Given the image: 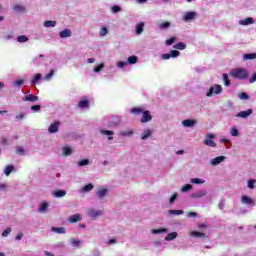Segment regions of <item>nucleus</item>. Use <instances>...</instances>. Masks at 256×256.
Instances as JSON below:
<instances>
[{"mask_svg":"<svg viewBox=\"0 0 256 256\" xmlns=\"http://www.w3.org/2000/svg\"><path fill=\"white\" fill-rule=\"evenodd\" d=\"M256 180H248V188L255 189Z\"/></svg>","mask_w":256,"mask_h":256,"instance_id":"obj_51","label":"nucleus"},{"mask_svg":"<svg viewBox=\"0 0 256 256\" xmlns=\"http://www.w3.org/2000/svg\"><path fill=\"white\" fill-rule=\"evenodd\" d=\"M9 233H11V228H6V229L2 232V237H8Z\"/></svg>","mask_w":256,"mask_h":256,"instance_id":"obj_56","label":"nucleus"},{"mask_svg":"<svg viewBox=\"0 0 256 256\" xmlns=\"http://www.w3.org/2000/svg\"><path fill=\"white\" fill-rule=\"evenodd\" d=\"M31 110H32V111H41V105H34V106H31Z\"/></svg>","mask_w":256,"mask_h":256,"instance_id":"obj_61","label":"nucleus"},{"mask_svg":"<svg viewBox=\"0 0 256 256\" xmlns=\"http://www.w3.org/2000/svg\"><path fill=\"white\" fill-rule=\"evenodd\" d=\"M169 27H171L170 22H163V23L160 24L161 29H169Z\"/></svg>","mask_w":256,"mask_h":256,"instance_id":"obj_50","label":"nucleus"},{"mask_svg":"<svg viewBox=\"0 0 256 256\" xmlns=\"http://www.w3.org/2000/svg\"><path fill=\"white\" fill-rule=\"evenodd\" d=\"M52 231L54 233H58V235H63L67 233V230L65 229V227H52Z\"/></svg>","mask_w":256,"mask_h":256,"instance_id":"obj_20","label":"nucleus"},{"mask_svg":"<svg viewBox=\"0 0 256 256\" xmlns=\"http://www.w3.org/2000/svg\"><path fill=\"white\" fill-rule=\"evenodd\" d=\"M203 143L204 145H208V147H217V143H215V141L212 139H205Z\"/></svg>","mask_w":256,"mask_h":256,"instance_id":"obj_26","label":"nucleus"},{"mask_svg":"<svg viewBox=\"0 0 256 256\" xmlns=\"http://www.w3.org/2000/svg\"><path fill=\"white\" fill-rule=\"evenodd\" d=\"M120 135H122V137H127V136H129V135H133V131L120 132Z\"/></svg>","mask_w":256,"mask_h":256,"instance_id":"obj_62","label":"nucleus"},{"mask_svg":"<svg viewBox=\"0 0 256 256\" xmlns=\"http://www.w3.org/2000/svg\"><path fill=\"white\" fill-rule=\"evenodd\" d=\"M223 161H225V156H218L211 160V165L217 166L219 163H223Z\"/></svg>","mask_w":256,"mask_h":256,"instance_id":"obj_15","label":"nucleus"},{"mask_svg":"<svg viewBox=\"0 0 256 256\" xmlns=\"http://www.w3.org/2000/svg\"><path fill=\"white\" fill-rule=\"evenodd\" d=\"M175 41H176V38H175V37H172V38L166 40V41H165L166 47H169V46L173 45V43H175Z\"/></svg>","mask_w":256,"mask_h":256,"instance_id":"obj_40","label":"nucleus"},{"mask_svg":"<svg viewBox=\"0 0 256 256\" xmlns=\"http://www.w3.org/2000/svg\"><path fill=\"white\" fill-rule=\"evenodd\" d=\"M59 35H60L61 39H67V37H71V35H73V32H71L70 29L66 28V29L60 31Z\"/></svg>","mask_w":256,"mask_h":256,"instance_id":"obj_10","label":"nucleus"},{"mask_svg":"<svg viewBox=\"0 0 256 256\" xmlns=\"http://www.w3.org/2000/svg\"><path fill=\"white\" fill-rule=\"evenodd\" d=\"M93 187V184L89 183L82 188V191H85L87 193L89 191H92Z\"/></svg>","mask_w":256,"mask_h":256,"instance_id":"obj_39","label":"nucleus"},{"mask_svg":"<svg viewBox=\"0 0 256 256\" xmlns=\"http://www.w3.org/2000/svg\"><path fill=\"white\" fill-rule=\"evenodd\" d=\"M23 83H25V80L19 79L14 82V85H15V87H21V85H23Z\"/></svg>","mask_w":256,"mask_h":256,"instance_id":"obj_52","label":"nucleus"},{"mask_svg":"<svg viewBox=\"0 0 256 256\" xmlns=\"http://www.w3.org/2000/svg\"><path fill=\"white\" fill-rule=\"evenodd\" d=\"M143 27H145V23L140 22L137 26H136V34L137 35H141V33H143Z\"/></svg>","mask_w":256,"mask_h":256,"instance_id":"obj_25","label":"nucleus"},{"mask_svg":"<svg viewBox=\"0 0 256 256\" xmlns=\"http://www.w3.org/2000/svg\"><path fill=\"white\" fill-rule=\"evenodd\" d=\"M101 215V212L95 210H89V217H97Z\"/></svg>","mask_w":256,"mask_h":256,"instance_id":"obj_44","label":"nucleus"},{"mask_svg":"<svg viewBox=\"0 0 256 256\" xmlns=\"http://www.w3.org/2000/svg\"><path fill=\"white\" fill-rule=\"evenodd\" d=\"M145 110H143V108L141 107H133L131 110H130V113H132V115H143V112Z\"/></svg>","mask_w":256,"mask_h":256,"instance_id":"obj_17","label":"nucleus"},{"mask_svg":"<svg viewBox=\"0 0 256 256\" xmlns=\"http://www.w3.org/2000/svg\"><path fill=\"white\" fill-rule=\"evenodd\" d=\"M72 245H75V247H79L81 245V241L73 238L72 239Z\"/></svg>","mask_w":256,"mask_h":256,"instance_id":"obj_59","label":"nucleus"},{"mask_svg":"<svg viewBox=\"0 0 256 256\" xmlns=\"http://www.w3.org/2000/svg\"><path fill=\"white\" fill-rule=\"evenodd\" d=\"M173 239H177V232L169 233L165 238L166 241H173Z\"/></svg>","mask_w":256,"mask_h":256,"instance_id":"obj_28","label":"nucleus"},{"mask_svg":"<svg viewBox=\"0 0 256 256\" xmlns=\"http://www.w3.org/2000/svg\"><path fill=\"white\" fill-rule=\"evenodd\" d=\"M192 237H197V238H202V239H207V234L199 231H192L191 232Z\"/></svg>","mask_w":256,"mask_h":256,"instance_id":"obj_19","label":"nucleus"},{"mask_svg":"<svg viewBox=\"0 0 256 256\" xmlns=\"http://www.w3.org/2000/svg\"><path fill=\"white\" fill-rule=\"evenodd\" d=\"M177 197H179V195H178L177 193H174V194L171 196V198H170V200H169V203H170L171 205H173V203H175V201L177 200Z\"/></svg>","mask_w":256,"mask_h":256,"instance_id":"obj_48","label":"nucleus"},{"mask_svg":"<svg viewBox=\"0 0 256 256\" xmlns=\"http://www.w3.org/2000/svg\"><path fill=\"white\" fill-rule=\"evenodd\" d=\"M139 58L137 56H130L128 57V63L130 65H135V63H138Z\"/></svg>","mask_w":256,"mask_h":256,"instance_id":"obj_29","label":"nucleus"},{"mask_svg":"<svg viewBox=\"0 0 256 256\" xmlns=\"http://www.w3.org/2000/svg\"><path fill=\"white\" fill-rule=\"evenodd\" d=\"M63 153L64 155L69 156L71 155V153H73V150L71 149V147H64Z\"/></svg>","mask_w":256,"mask_h":256,"instance_id":"obj_43","label":"nucleus"},{"mask_svg":"<svg viewBox=\"0 0 256 256\" xmlns=\"http://www.w3.org/2000/svg\"><path fill=\"white\" fill-rule=\"evenodd\" d=\"M101 37H105L107 35V27H102L100 30Z\"/></svg>","mask_w":256,"mask_h":256,"instance_id":"obj_58","label":"nucleus"},{"mask_svg":"<svg viewBox=\"0 0 256 256\" xmlns=\"http://www.w3.org/2000/svg\"><path fill=\"white\" fill-rule=\"evenodd\" d=\"M121 123V119L119 117H112V119L108 122L109 127H119Z\"/></svg>","mask_w":256,"mask_h":256,"instance_id":"obj_8","label":"nucleus"},{"mask_svg":"<svg viewBox=\"0 0 256 256\" xmlns=\"http://www.w3.org/2000/svg\"><path fill=\"white\" fill-rule=\"evenodd\" d=\"M253 113L252 109H248L246 111H241L237 114V117H241L242 119H247V117H249V115H251Z\"/></svg>","mask_w":256,"mask_h":256,"instance_id":"obj_14","label":"nucleus"},{"mask_svg":"<svg viewBox=\"0 0 256 256\" xmlns=\"http://www.w3.org/2000/svg\"><path fill=\"white\" fill-rule=\"evenodd\" d=\"M213 93H214L215 95H221V93H223V87H221V85H219V84H215L214 87L211 86V87L208 89L206 95H207V97H213Z\"/></svg>","mask_w":256,"mask_h":256,"instance_id":"obj_2","label":"nucleus"},{"mask_svg":"<svg viewBox=\"0 0 256 256\" xmlns=\"http://www.w3.org/2000/svg\"><path fill=\"white\" fill-rule=\"evenodd\" d=\"M100 133H101L102 135H109V136L115 135V132H113V131H111V130H100Z\"/></svg>","mask_w":256,"mask_h":256,"instance_id":"obj_47","label":"nucleus"},{"mask_svg":"<svg viewBox=\"0 0 256 256\" xmlns=\"http://www.w3.org/2000/svg\"><path fill=\"white\" fill-rule=\"evenodd\" d=\"M13 11H15L16 13H21L25 11V6L15 5L13 6Z\"/></svg>","mask_w":256,"mask_h":256,"instance_id":"obj_30","label":"nucleus"},{"mask_svg":"<svg viewBox=\"0 0 256 256\" xmlns=\"http://www.w3.org/2000/svg\"><path fill=\"white\" fill-rule=\"evenodd\" d=\"M223 81L226 87H229V85H231V80H229L228 74H223Z\"/></svg>","mask_w":256,"mask_h":256,"instance_id":"obj_34","label":"nucleus"},{"mask_svg":"<svg viewBox=\"0 0 256 256\" xmlns=\"http://www.w3.org/2000/svg\"><path fill=\"white\" fill-rule=\"evenodd\" d=\"M230 133L232 137H239V130H237V128H232Z\"/></svg>","mask_w":256,"mask_h":256,"instance_id":"obj_49","label":"nucleus"},{"mask_svg":"<svg viewBox=\"0 0 256 256\" xmlns=\"http://www.w3.org/2000/svg\"><path fill=\"white\" fill-rule=\"evenodd\" d=\"M183 210H169L168 214L169 215H183Z\"/></svg>","mask_w":256,"mask_h":256,"instance_id":"obj_38","label":"nucleus"},{"mask_svg":"<svg viewBox=\"0 0 256 256\" xmlns=\"http://www.w3.org/2000/svg\"><path fill=\"white\" fill-rule=\"evenodd\" d=\"M151 119H153L151 112H149L148 110H145L142 113V118L140 119V123H148V121H151Z\"/></svg>","mask_w":256,"mask_h":256,"instance_id":"obj_4","label":"nucleus"},{"mask_svg":"<svg viewBox=\"0 0 256 256\" xmlns=\"http://www.w3.org/2000/svg\"><path fill=\"white\" fill-rule=\"evenodd\" d=\"M239 98L243 99V100H247V99H249V95L245 92H242L239 94Z\"/></svg>","mask_w":256,"mask_h":256,"instance_id":"obj_55","label":"nucleus"},{"mask_svg":"<svg viewBox=\"0 0 256 256\" xmlns=\"http://www.w3.org/2000/svg\"><path fill=\"white\" fill-rule=\"evenodd\" d=\"M190 182L193 183L194 185H203V183H205V180L200 178H192Z\"/></svg>","mask_w":256,"mask_h":256,"instance_id":"obj_27","label":"nucleus"},{"mask_svg":"<svg viewBox=\"0 0 256 256\" xmlns=\"http://www.w3.org/2000/svg\"><path fill=\"white\" fill-rule=\"evenodd\" d=\"M18 43H27L29 41V38L26 35L18 36L17 38Z\"/></svg>","mask_w":256,"mask_h":256,"instance_id":"obj_33","label":"nucleus"},{"mask_svg":"<svg viewBox=\"0 0 256 256\" xmlns=\"http://www.w3.org/2000/svg\"><path fill=\"white\" fill-rule=\"evenodd\" d=\"M23 101H29L30 103H35V101H39V96L34 94H29L23 98Z\"/></svg>","mask_w":256,"mask_h":256,"instance_id":"obj_11","label":"nucleus"},{"mask_svg":"<svg viewBox=\"0 0 256 256\" xmlns=\"http://www.w3.org/2000/svg\"><path fill=\"white\" fill-rule=\"evenodd\" d=\"M196 124H197V120H191V119L183 120L182 122V125H184V127H195Z\"/></svg>","mask_w":256,"mask_h":256,"instance_id":"obj_16","label":"nucleus"},{"mask_svg":"<svg viewBox=\"0 0 256 256\" xmlns=\"http://www.w3.org/2000/svg\"><path fill=\"white\" fill-rule=\"evenodd\" d=\"M128 62H123V61H120L118 62V67H125V65H127Z\"/></svg>","mask_w":256,"mask_h":256,"instance_id":"obj_64","label":"nucleus"},{"mask_svg":"<svg viewBox=\"0 0 256 256\" xmlns=\"http://www.w3.org/2000/svg\"><path fill=\"white\" fill-rule=\"evenodd\" d=\"M193 186L191 184H186L181 188L182 193H186V191H191Z\"/></svg>","mask_w":256,"mask_h":256,"instance_id":"obj_35","label":"nucleus"},{"mask_svg":"<svg viewBox=\"0 0 256 256\" xmlns=\"http://www.w3.org/2000/svg\"><path fill=\"white\" fill-rule=\"evenodd\" d=\"M54 74H55L54 70H51L50 73L46 74L45 76L46 81H49V79H51V77H53Z\"/></svg>","mask_w":256,"mask_h":256,"instance_id":"obj_57","label":"nucleus"},{"mask_svg":"<svg viewBox=\"0 0 256 256\" xmlns=\"http://www.w3.org/2000/svg\"><path fill=\"white\" fill-rule=\"evenodd\" d=\"M13 171V166L12 165H8L6 168H5V175H11V172Z\"/></svg>","mask_w":256,"mask_h":256,"instance_id":"obj_46","label":"nucleus"},{"mask_svg":"<svg viewBox=\"0 0 256 256\" xmlns=\"http://www.w3.org/2000/svg\"><path fill=\"white\" fill-rule=\"evenodd\" d=\"M231 75L234 79L243 81L249 77V72L245 68H236L235 70H232Z\"/></svg>","mask_w":256,"mask_h":256,"instance_id":"obj_1","label":"nucleus"},{"mask_svg":"<svg viewBox=\"0 0 256 256\" xmlns=\"http://www.w3.org/2000/svg\"><path fill=\"white\" fill-rule=\"evenodd\" d=\"M78 107H80V109H87V107H89V100H81L78 103Z\"/></svg>","mask_w":256,"mask_h":256,"instance_id":"obj_24","label":"nucleus"},{"mask_svg":"<svg viewBox=\"0 0 256 256\" xmlns=\"http://www.w3.org/2000/svg\"><path fill=\"white\" fill-rule=\"evenodd\" d=\"M49 207V204L47 202H44L41 204L39 211L43 213V211H47V208Z\"/></svg>","mask_w":256,"mask_h":256,"instance_id":"obj_42","label":"nucleus"},{"mask_svg":"<svg viewBox=\"0 0 256 256\" xmlns=\"http://www.w3.org/2000/svg\"><path fill=\"white\" fill-rule=\"evenodd\" d=\"M85 165H89V159H83L78 162L79 167H85Z\"/></svg>","mask_w":256,"mask_h":256,"instance_id":"obj_41","label":"nucleus"},{"mask_svg":"<svg viewBox=\"0 0 256 256\" xmlns=\"http://www.w3.org/2000/svg\"><path fill=\"white\" fill-rule=\"evenodd\" d=\"M255 81H256V73H254V74L252 75V77H251L250 80H249V83H255Z\"/></svg>","mask_w":256,"mask_h":256,"instance_id":"obj_63","label":"nucleus"},{"mask_svg":"<svg viewBox=\"0 0 256 256\" xmlns=\"http://www.w3.org/2000/svg\"><path fill=\"white\" fill-rule=\"evenodd\" d=\"M165 231H167V229L162 228V229H152L151 230V234L152 235H158V233H165Z\"/></svg>","mask_w":256,"mask_h":256,"instance_id":"obj_36","label":"nucleus"},{"mask_svg":"<svg viewBox=\"0 0 256 256\" xmlns=\"http://www.w3.org/2000/svg\"><path fill=\"white\" fill-rule=\"evenodd\" d=\"M253 23H255V19H253L252 17H248V18H245L244 20L239 21V25H243V26L253 25Z\"/></svg>","mask_w":256,"mask_h":256,"instance_id":"obj_13","label":"nucleus"},{"mask_svg":"<svg viewBox=\"0 0 256 256\" xmlns=\"http://www.w3.org/2000/svg\"><path fill=\"white\" fill-rule=\"evenodd\" d=\"M67 195V191L65 190H57L53 192V196L57 198L65 197Z\"/></svg>","mask_w":256,"mask_h":256,"instance_id":"obj_21","label":"nucleus"},{"mask_svg":"<svg viewBox=\"0 0 256 256\" xmlns=\"http://www.w3.org/2000/svg\"><path fill=\"white\" fill-rule=\"evenodd\" d=\"M16 153H17V155H24L25 150L23 148H21V147H18L16 149Z\"/></svg>","mask_w":256,"mask_h":256,"instance_id":"obj_60","label":"nucleus"},{"mask_svg":"<svg viewBox=\"0 0 256 256\" xmlns=\"http://www.w3.org/2000/svg\"><path fill=\"white\" fill-rule=\"evenodd\" d=\"M181 55V52L179 50H171L168 54H162L161 57L164 59V61H167L168 59H175Z\"/></svg>","mask_w":256,"mask_h":256,"instance_id":"obj_3","label":"nucleus"},{"mask_svg":"<svg viewBox=\"0 0 256 256\" xmlns=\"http://www.w3.org/2000/svg\"><path fill=\"white\" fill-rule=\"evenodd\" d=\"M104 67H105V64H103V63L99 64L98 67L94 68V73H100L101 71H103Z\"/></svg>","mask_w":256,"mask_h":256,"instance_id":"obj_45","label":"nucleus"},{"mask_svg":"<svg viewBox=\"0 0 256 256\" xmlns=\"http://www.w3.org/2000/svg\"><path fill=\"white\" fill-rule=\"evenodd\" d=\"M241 201L244 205H253V199L249 196L243 195Z\"/></svg>","mask_w":256,"mask_h":256,"instance_id":"obj_18","label":"nucleus"},{"mask_svg":"<svg viewBox=\"0 0 256 256\" xmlns=\"http://www.w3.org/2000/svg\"><path fill=\"white\" fill-rule=\"evenodd\" d=\"M173 47H174V49H178V51H184V49H187V44H185L183 42H178Z\"/></svg>","mask_w":256,"mask_h":256,"instance_id":"obj_22","label":"nucleus"},{"mask_svg":"<svg viewBox=\"0 0 256 256\" xmlns=\"http://www.w3.org/2000/svg\"><path fill=\"white\" fill-rule=\"evenodd\" d=\"M207 195V190H198L191 194L192 199H201V197H205Z\"/></svg>","mask_w":256,"mask_h":256,"instance_id":"obj_7","label":"nucleus"},{"mask_svg":"<svg viewBox=\"0 0 256 256\" xmlns=\"http://www.w3.org/2000/svg\"><path fill=\"white\" fill-rule=\"evenodd\" d=\"M195 17H197V12H186V14L183 16V21L187 23L189 21H193Z\"/></svg>","mask_w":256,"mask_h":256,"instance_id":"obj_5","label":"nucleus"},{"mask_svg":"<svg viewBox=\"0 0 256 256\" xmlns=\"http://www.w3.org/2000/svg\"><path fill=\"white\" fill-rule=\"evenodd\" d=\"M25 119V113H20L16 115V121H23Z\"/></svg>","mask_w":256,"mask_h":256,"instance_id":"obj_53","label":"nucleus"},{"mask_svg":"<svg viewBox=\"0 0 256 256\" xmlns=\"http://www.w3.org/2000/svg\"><path fill=\"white\" fill-rule=\"evenodd\" d=\"M151 130H144L142 136H141V139L142 140H145V139H149V137H151Z\"/></svg>","mask_w":256,"mask_h":256,"instance_id":"obj_31","label":"nucleus"},{"mask_svg":"<svg viewBox=\"0 0 256 256\" xmlns=\"http://www.w3.org/2000/svg\"><path fill=\"white\" fill-rule=\"evenodd\" d=\"M252 59H256V53L244 54L243 61H250Z\"/></svg>","mask_w":256,"mask_h":256,"instance_id":"obj_23","label":"nucleus"},{"mask_svg":"<svg viewBox=\"0 0 256 256\" xmlns=\"http://www.w3.org/2000/svg\"><path fill=\"white\" fill-rule=\"evenodd\" d=\"M41 80V74H36V75H34V77H33V79H32V81H31V83H32V85H36V83L38 82V81H40Z\"/></svg>","mask_w":256,"mask_h":256,"instance_id":"obj_37","label":"nucleus"},{"mask_svg":"<svg viewBox=\"0 0 256 256\" xmlns=\"http://www.w3.org/2000/svg\"><path fill=\"white\" fill-rule=\"evenodd\" d=\"M60 125L61 123L59 121L52 123L48 128L49 133H58Z\"/></svg>","mask_w":256,"mask_h":256,"instance_id":"obj_6","label":"nucleus"},{"mask_svg":"<svg viewBox=\"0 0 256 256\" xmlns=\"http://www.w3.org/2000/svg\"><path fill=\"white\" fill-rule=\"evenodd\" d=\"M55 25H57V22L56 21H51V20H47L44 22V27H55Z\"/></svg>","mask_w":256,"mask_h":256,"instance_id":"obj_32","label":"nucleus"},{"mask_svg":"<svg viewBox=\"0 0 256 256\" xmlns=\"http://www.w3.org/2000/svg\"><path fill=\"white\" fill-rule=\"evenodd\" d=\"M111 11H112V13H119V11H121V7L115 5V6H113V7L111 8Z\"/></svg>","mask_w":256,"mask_h":256,"instance_id":"obj_54","label":"nucleus"},{"mask_svg":"<svg viewBox=\"0 0 256 256\" xmlns=\"http://www.w3.org/2000/svg\"><path fill=\"white\" fill-rule=\"evenodd\" d=\"M83 219L81 214H74L68 218L69 223H77Z\"/></svg>","mask_w":256,"mask_h":256,"instance_id":"obj_9","label":"nucleus"},{"mask_svg":"<svg viewBox=\"0 0 256 256\" xmlns=\"http://www.w3.org/2000/svg\"><path fill=\"white\" fill-rule=\"evenodd\" d=\"M109 190L107 188H99L96 192L98 199H103Z\"/></svg>","mask_w":256,"mask_h":256,"instance_id":"obj_12","label":"nucleus"}]
</instances>
